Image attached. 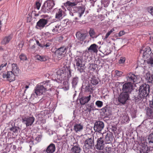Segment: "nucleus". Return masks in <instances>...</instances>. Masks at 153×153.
Wrapping results in <instances>:
<instances>
[{"mask_svg":"<svg viewBox=\"0 0 153 153\" xmlns=\"http://www.w3.org/2000/svg\"><path fill=\"white\" fill-rule=\"evenodd\" d=\"M93 139L91 138L88 139L85 141L83 147V149H88L91 148L93 144Z\"/></svg>","mask_w":153,"mask_h":153,"instance_id":"16","label":"nucleus"},{"mask_svg":"<svg viewBox=\"0 0 153 153\" xmlns=\"http://www.w3.org/2000/svg\"><path fill=\"white\" fill-rule=\"evenodd\" d=\"M113 136L112 134L109 132L107 133L105 138V144H109L113 140Z\"/></svg>","mask_w":153,"mask_h":153,"instance_id":"19","label":"nucleus"},{"mask_svg":"<svg viewBox=\"0 0 153 153\" xmlns=\"http://www.w3.org/2000/svg\"><path fill=\"white\" fill-rule=\"evenodd\" d=\"M126 77L128 82L132 85L134 83H137V82L139 81L140 79L139 76L135 75L131 72L127 74Z\"/></svg>","mask_w":153,"mask_h":153,"instance_id":"4","label":"nucleus"},{"mask_svg":"<svg viewBox=\"0 0 153 153\" xmlns=\"http://www.w3.org/2000/svg\"><path fill=\"white\" fill-rule=\"evenodd\" d=\"M12 38V36L11 35L5 36L2 40L1 43L2 45H6L8 44Z\"/></svg>","mask_w":153,"mask_h":153,"instance_id":"23","label":"nucleus"},{"mask_svg":"<svg viewBox=\"0 0 153 153\" xmlns=\"http://www.w3.org/2000/svg\"><path fill=\"white\" fill-rule=\"evenodd\" d=\"M89 34L91 37L93 38L95 34V33L94 30L92 29H90V30L89 31Z\"/></svg>","mask_w":153,"mask_h":153,"instance_id":"48","label":"nucleus"},{"mask_svg":"<svg viewBox=\"0 0 153 153\" xmlns=\"http://www.w3.org/2000/svg\"><path fill=\"white\" fill-rule=\"evenodd\" d=\"M35 118L33 117H27L22 119V122L27 127L31 126Z\"/></svg>","mask_w":153,"mask_h":153,"instance_id":"11","label":"nucleus"},{"mask_svg":"<svg viewBox=\"0 0 153 153\" xmlns=\"http://www.w3.org/2000/svg\"><path fill=\"white\" fill-rule=\"evenodd\" d=\"M126 60V59L124 57H121L119 60L118 62L120 64H123L124 63Z\"/></svg>","mask_w":153,"mask_h":153,"instance_id":"52","label":"nucleus"},{"mask_svg":"<svg viewBox=\"0 0 153 153\" xmlns=\"http://www.w3.org/2000/svg\"><path fill=\"white\" fill-rule=\"evenodd\" d=\"M42 137V136L41 135H38L37 137H36V140L38 141H40L41 140Z\"/></svg>","mask_w":153,"mask_h":153,"instance_id":"57","label":"nucleus"},{"mask_svg":"<svg viewBox=\"0 0 153 153\" xmlns=\"http://www.w3.org/2000/svg\"><path fill=\"white\" fill-rule=\"evenodd\" d=\"M41 5V3L38 1H36V2L34 6V8H36L38 10H39L40 9Z\"/></svg>","mask_w":153,"mask_h":153,"instance_id":"49","label":"nucleus"},{"mask_svg":"<svg viewBox=\"0 0 153 153\" xmlns=\"http://www.w3.org/2000/svg\"><path fill=\"white\" fill-rule=\"evenodd\" d=\"M68 78H69L71 76V72L70 70H69L68 72Z\"/></svg>","mask_w":153,"mask_h":153,"instance_id":"59","label":"nucleus"},{"mask_svg":"<svg viewBox=\"0 0 153 153\" xmlns=\"http://www.w3.org/2000/svg\"><path fill=\"white\" fill-rule=\"evenodd\" d=\"M146 76V79L150 83H153V74H147Z\"/></svg>","mask_w":153,"mask_h":153,"instance_id":"33","label":"nucleus"},{"mask_svg":"<svg viewBox=\"0 0 153 153\" xmlns=\"http://www.w3.org/2000/svg\"><path fill=\"white\" fill-rule=\"evenodd\" d=\"M36 44L39 46L40 43L38 40L35 39H30L29 41V47L28 48V51L32 53H34L36 51Z\"/></svg>","mask_w":153,"mask_h":153,"instance_id":"8","label":"nucleus"},{"mask_svg":"<svg viewBox=\"0 0 153 153\" xmlns=\"http://www.w3.org/2000/svg\"><path fill=\"white\" fill-rule=\"evenodd\" d=\"M123 116L120 117V120L122 123H126L129 122V117L127 114H123Z\"/></svg>","mask_w":153,"mask_h":153,"instance_id":"26","label":"nucleus"},{"mask_svg":"<svg viewBox=\"0 0 153 153\" xmlns=\"http://www.w3.org/2000/svg\"><path fill=\"white\" fill-rule=\"evenodd\" d=\"M78 77L77 76L73 78L72 81V85L73 86H75L77 85L78 81Z\"/></svg>","mask_w":153,"mask_h":153,"instance_id":"40","label":"nucleus"},{"mask_svg":"<svg viewBox=\"0 0 153 153\" xmlns=\"http://www.w3.org/2000/svg\"><path fill=\"white\" fill-rule=\"evenodd\" d=\"M104 126V123L103 122L100 121H97L95 123L94 125V130L98 132L101 131L103 128Z\"/></svg>","mask_w":153,"mask_h":153,"instance_id":"14","label":"nucleus"},{"mask_svg":"<svg viewBox=\"0 0 153 153\" xmlns=\"http://www.w3.org/2000/svg\"><path fill=\"white\" fill-rule=\"evenodd\" d=\"M7 65V63H4L3 64H2L0 65V71L2 69V68H3L4 66H6V65Z\"/></svg>","mask_w":153,"mask_h":153,"instance_id":"58","label":"nucleus"},{"mask_svg":"<svg viewBox=\"0 0 153 153\" xmlns=\"http://www.w3.org/2000/svg\"><path fill=\"white\" fill-rule=\"evenodd\" d=\"M112 148L110 147L107 146L106 147L105 149L106 152V153H111Z\"/></svg>","mask_w":153,"mask_h":153,"instance_id":"51","label":"nucleus"},{"mask_svg":"<svg viewBox=\"0 0 153 153\" xmlns=\"http://www.w3.org/2000/svg\"><path fill=\"white\" fill-rule=\"evenodd\" d=\"M96 105L99 107H101L103 105V102L100 100H97L95 102Z\"/></svg>","mask_w":153,"mask_h":153,"instance_id":"43","label":"nucleus"},{"mask_svg":"<svg viewBox=\"0 0 153 153\" xmlns=\"http://www.w3.org/2000/svg\"><path fill=\"white\" fill-rule=\"evenodd\" d=\"M115 73L116 74V75L117 76H121L123 74V73L120 71H119L117 70H116L115 71Z\"/></svg>","mask_w":153,"mask_h":153,"instance_id":"54","label":"nucleus"},{"mask_svg":"<svg viewBox=\"0 0 153 153\" xmlns=\"http://www.w3.org/2000/svg\"><path fill=\"white\" fill-rule=\"evenodd\" d=\"M126 33L124 30L120 31L118 33V36L120 37L124 35Z\"/></svg>","mask_w":153,"mask_h":153,"instance_id":"56","label":"nucleus"},{"mask_svg":"<svg viewBox=\"0 0 153 153\" xmlns=\"http://www.w3.org/2000/svg\"><path fill=\"white\" fill-rule=\"evenodd\" d=\"M39 46L41 48H44L45 47L46 49H49L51 45V43L50 42H48L46 43V44H42V43H40L39 44Z\"/></svg>","mask_w":153,"mask_h":153,"instance_id":"38","label":"nucleus"},{"mask_svg":"<svg viewBox=\"0 0 153 153\" xmlns=\"http://www.w3.org/2000/svg\"><path fill=\"white\" fill-rule=\"evenodd\" d=\"M91 96L82 97L79 99V102L81 105H84L88 103L91 100Z\"/></svg>","mask_w":153,"mask_h":153,"instance_id":"17","label":"nucleus"},{"mask_svg":"<svg viewBox=\"0 0 153 153\" xmlns=\"http://www.w3.org/2000/svg\"><path fill=\"white\" fill-rule=\"evenodd\" d=\"M36 57L37 60L42 62H45L47 61L49 59L48 57L45 56H40L36 55Z\"/></svg>","mask_w":153,"mask_h":153,"instance_id":"29","label":"nucleus"},{"mask_svg":"<svg viewBox=\"0 0 153 153\" xmlns=\"http://www.w3.org/2000/svg\"><path fill=\"white\" fill-rule=\"evenodd\" d=\"M76 35L77 37L80 41H82L84 40L86 37V34L85 33H76Z\"/></svg>","mask_w":153,"mask_h":153,"instance_id":"30","label":"nucleus"},{"mask_svg":"<svg viewBox=\"0 0 153 153\" xmlns=\"http://www.w3.org/2000/svg\"><path fill=\"white\" fill-rule=\"evenodd\" d=\"M83 128V126L81 124H76L74 126V130L76 132L80 131Z\"/></svg>","mask_w":153,"mask_h":153,"instance_id":"27","label":"nucleus"},{"mask_svg":"<svg viewBox=\"0 0 153 153\" xmlns=\"http://www.w3.org/2000/svg\"><path fill=\"white\" fill-rule=\"evenodd\" d=\"M146 114L150 119L153 118V109L148 107L146 110Z\"/></svg>","mask_w":153,"mask_h":153,"instance_id":"28","label":"nucleus"},{"mask_svg":"<svg viewBox=\"0 0 153 153\" xmlns=\"http://www.w3.org/2000/svg\"><path fill=\"white\" fill-rule=\"evenodd\" d=\"M95 107L93 103L86 104L85 107L84 111L90 113L91 111L95 110Z\"/></svg>","mask_w":153,"mask_h":153,"instance_id":"18","label":"nucleus"},{"mask_svg":"<svg viewBox=\"0 0 153 153\" xmlns=\"http://www.w3.org/2000/svg\"><path fill=\"white\" fill-rule=\"evenodd\" d=\"M48 20L45 19H41L37 22L36 28L39 29L43 28L48 23Z\"/></svg>","mask_w":153,"mask_h":153,"instance_id":"13","label":"nucleus"},{"mask_svg":"<svg viewBox=\"0 0 153 153\" xmlns=\"http://www.w3.org/2000/svg\"><path fill=\"white\" fill-rule=\"evenodd\" d=\"M147 10L148 12L153 16V7H149L147 8Z\"/></svg>","mask_w":153,"mask_h":153,"instance_id":"50","label":"nucleus"},{"mask_svg":"<svg viewBox=\"0 0 153 153\" xmlns=\"http://www.w3.org/2000/svg\"><path fill=\"white\" fill-rule=\"evenodd\" d=\"M15 76L16 74L12 71H7L6 73L3 74L2 77L3 78H6L7 80L10 82L13 81L15 80Z\"/></svg>","mask_w":153,"mask_h":153,"instance_id":"9","label":"nucleus"},{"mask_svg":"<svg viewBox=\"0 0 153 153\" xmlns=\"http://www.w3.org/2000/svg\"><path fill=\"white\" fill-rule=\"evenodd\" d=\"M129 94L127 93L122 92L118 98V101L120 103L124 104L128 99Z\"/></svg>","mask_w":153,"mask_h":153,"instance_id":"15","label":"nucleus"},{"mask_svg":"<svg viewBox=\"0 0 153 153\" xmlns=\"http://www.w3.org/2000/svg\"><path fill=\"white\" fill-rule=\"evenodd\" d=\"M114 31V28L112 29L110 31L108 32L106 34L105 38L104 39H106L110 35V34L113 31Z\"/></svg>","mask_w":153,"mask_h":153,"instance_id":"45","label":"nucleus"},{"mask_svg":"<svg viewBox=\"0 0 153 153\" xmlns=\"http://www.w3.org/2000/svg\"><path fill=\"white\" fill-rule=\"evenodd\" d=\"M144 150L143 149H141V150L140 152L141 153H147V150H145L143 151Z\"/></svg>","mask_w":153,"mask_h":153,"instance_id":"60","label":"nucleus"},{"mask_svg":"<svg viewBox=\"0 0 153 153\" xmlns=\"http://www.w3.org/2000/svg\"><path fill=\"white\" fill-rule=\"evenodd\" d=\"M13 148L14 149H16V146L15 145H13Z\"/></svg>","mask_w":153,"mask_h":153,"instance_id":"64","label":"nucleus"},{"mask_svg":"<svg viewBox=\"0 0 153 153\" xmlns=\"http://www.w3.org/2000/svg\"><path fill=\"white\" fill-rule=\"evenodd\" d=\"M73 153H80L81 149L78 144H76L72 147L71 149Z\"/></svg>","mask_w":153,"mask_h":153,"instance_id":"25","label":"nucleus"},{"mask_svg":"<svg viewBox=\"0 0 153 153\" xmlns=\"http://www.w3.org/2000/svg\"><path fill=\"white\" fill-rule=\"evenodd\" d=\"M68 48V46H63L57 49L54 53L57 56V59L58 60L61 59L67 53Z\"/></svg>","mask_w":153,"mask_h":153,"instance_id":"3","label":"nucleus"},{"mask_svg":"<svg viewBox=\"0 0 153 153\" xmlns=\"http://www.w3.org/2000/svg\"><path fill=\"white\" fill-rule=\"evenodd\" d=\"M140 52L141 53H143V58L145 59L153 56V53H152L150 48L149 46L143 47L140 49Z\"/></svg>","mask_w":153,"mask_h":153,"instance_id":"6","label":"nucleus"},{"mask_svg":"<svg viewBox=\"0 0 153 153\" xmlns=\"http://www.w3.org/2000/svg\"><path fill=\"white\" fill-rule=\"evenodd\" d=\"M77 2H70V1H68L66 2L64 4L66 6H71V7H73L74 6H75L77 5Z\"/></svg>","mask_w":153,"mask_h":153,"instance_id":"37","label":"nucleus"},{"mask_svg":"<svg viewBox=\"0 0 153 153\" xmlns=\"http://www.w3.org/2000/svg\"><path fill=\"white\" fill-rule=\"evenodd\" d=\"M63 12L61 9H59L56 13V18L58 19H60L62 16V12Z\"/></svg>","mask_w":153,"mask_h":153,"instance_id":"35","label":"nucleus"},{"mask_svg":"<svg viewBox=\"0 0 153 153\" xmlns=\"http://www.w3.org/2000/svg\"><path fill=\"white\" fill-rule=\"evenodd\" d=\"M12 71L13 73L16 74V76H17L19 73V69L17 66L16 64H12Z\"/></svg>","mask_w":153,"mask_h":153,"instance_id":"24","label":"nucleus"},{"mask_svg":"<svg viewBox=\"0 0 153 153\" xmlns=\"http://www.w3.org/2000/svg\"><path fill=\"white\" fill-rule=\"evenodd\" d=\"M52 86V85L49 80L41 83L38 84L36 87L35 93L37 95H45L46 91L51 90Z\"/></svg>","mask_w":153,"mask_h":153,"instance_id":"2","label":"nucleus"},{"mask_svg":"<svg viewBox=\"0 0 153 153\" xmlns=\"http://www.w3.org/2000/svg\"><path fill=\"white\" fill-rule=\"evenodd\" d=\"M98 46L95 44L91 45L88 48V51L90 52L97 53L98 52Z\"/></svg>","mask_w":153,"mask_h":153,"instance_id":"20","label":"nucleus"},{"mask_svg":"<svg viewBox=\"0 0 153 153\" xmlns=\"http://www.w3.org/2000/svg\"><path fill=\"white\" fill-rule=\"evenodd\" d=\"M84 10L82 8H81L79 9L78 11L77 14L79 17H81L82 14L84 13Z\"/></svg>","mask_w":153,"mask_h":153,"instance_id":"44","label":"nucleus"},{"mask_svg":"<svg viewBox=\"0 0 153 153\" xmlns=\"http://www.w3.org/2000/svg\"><path fill=\"white\" fill-rule=\"evenodd\" d=\"M88 53H89L87 51H85V52L83 53V55L86 56L87 54H88Z\"/></svg>","mask_w":153,"mask_h":153,"instance_id":"61","label":"nucleus"},{"mask_svg":"<svg viewBox=\"0 0 153 153\" xmlns=\"http://www.w3.org/2000/svg\"><path fill=\"white\" fill-rule=\"evenodd\" d=\"M19 58L21 60L25 61L27 60V58L26 56L24 54H22L19 56Z\"/></svg>","mask_w":153,"mask_h":153,"instance_id":"41","label":"nucleus"},{"mask_svg":"<svg viewBox=\"0 0 153 153\" xmlns=\"http://www.w3.org/2000/svg\"><path fill=\"white\" fill-rule=\"evenodd\" d=\"M64 38V37L62 36H61L59 37V39L61 40H63Z\"/></svg>","mask_w":153,"mask_h":153,"instance_id":"63","label":"nucleus"},{"mask_svg":"<svg viewBox=\"0 0 153 153\" xmlns=\"http://www.w3.org/2000/svg\"><path fill=\"white\" fill-rule=\"evenodd\" d=\"M57 73L58 75L62 76L64 74V72L63 70H59L57 71Z\"/></svg>","mask_w":153,"mask_h":153,"instance_id":"53","label":"nucleus"},{"mask_svg":"<svg viewBox=\"0 0 153 153\" xmlns=\"http://www.w3.org/2000/svg\"><path fill=\"white\" fill-rule=\"evenodd\" d=\"M75 61L78 70L80 73L83 72L85 69V65L82 64L81 57L79 56L76 57Z\"/></svg>","mask_w":153,"mask_h":153,"instance_id":"7","label":"nucleus"},{"mask_svg":"<svg viewBox=\"0 0 153 153\" xmlns=\"http://www.w3.org/2000/svg\"><path fill=\"white\" fill-rule=\"evenodd\" d=\"M2 25V23H1V20H0V32L1 31V27Z\"/></svg>","mask_w":153,"mask_h":153,"instance_id":"62","label":"nucleus"},{"mask_svg":"<svg viewBox=\"0 0 153 153\" xmlns=\"http://www.w3.org/2000/svg\"><path fill=\"white\" fill-rule=\"evenodd\" d=\"M102 112L106 115H108L109 114L110 112L109 110V107L108 105H106L105 107L101 109Z\"/></svg>","mask_w":153,"mask_h":153,"instance_id":"32","label":"nucleus"},{"mask_svg":"<svg viewBox=\"0 0 153 153\" xmlns=\"http://www.w3.org/2000/svg\"><path fill=\"white\" fill-rule=\"evenodd\" d=\"M85 90L88 92H91L93 90V87L89 85L85 87Z\"/></svg>","mask_w":153,"mask_h":153,"instance_id":"47","label":"nucleus"},{"mask_svg":"<svg viewBox=\"0 0 153 153\" xmlns=\"http://www.w3.org/2000/svg\"><path fill=\"white\" fill-rule=\"evenodd\" d=\"M90 80L91 83L94 85H96L98 83V78L94 76H93Z\"/></svg>","mask_w":153,"mask_h":153,"instance_id":"34","label":"nucleus"},{"mask_svg":"<svg viewBox=\"0 0 153 153\" xmlns=\"http://www.w3.org/2000/svg\"><path fill=\"white\" fill-rule=\"evenodd\" d=\"M19 129V127L15 126L12 127L10 128V130L12 131L13 133H15L16 135L18 134V131Z\"/></svg>","mask_w":153,"mask_h":153,"instance_id":"36","label":"nucleus"},{"mask_svg":"<svg viewBox=\"0 0 153 153\" xmlns=\"http://www.w3.org/2000/svg\"><path fill=\"white\" fill-rule=\"evenodd\" d=\"M150 92V86L146 84L141 85L139 88L138 90L134 96V100L136 102H141L144 98H146Z\"/></svg>","mask_w":153,"mask_h":153,"instance_id":"1","label":"nucleus"},{"mask_svg":"<svg viewBox=\"0 0 153 153\" xmlns=\"http://www.w3.org/2000/svg\"><path fill=\"white\" fill-rule=\"evenodd\" d=\"M148 140L149 142L153 143V132L149 134L148 136Z\"/></svg>","mask_w":153,"mask_h":153,"instance_id":"46","label":"nucleus"},{"mask_svg":"<svg viewBox=\"0 0 153 153\" xmlns=\"http://www.w3.org/2000/svg\"><path fill=\"white\" fill-rule=\"evenodd\" d=\"M55 150V145L53 143H51L47 147L46 152L48 153H52L54 152Z\"/></svg>","mask_w":153,"mask_h":153,"instance_id":"22","label":"nucleus"},{"mask_svg":"<svg viewBox=\"0 0 153 153\" xmlns=\"http://www.w3.org/2000/svg\"><path fill=\"white\" fill-rule=\"evenodd\" d=\"M32 20V17L29 14H28L27 17V22H31Z\"/></svg>","mask_w":153,"mask_h":153,"instance_id":"55","label":"nucleus"},{"mask_svg":"<svg viewBox=\"0 0 153 153\" xmlns=\"http://www.w3.org/2000/svg\"><path fill=\"white\" fill-rule=\"evenodd\" d=\"M70 22L68 19H65L62 21L59 24L60 26L62 27H65L67 25H69Z\"/></svg>","mask_w":153,"mask_h":153,"instance_id":"31","label":"nucleus"},{"mask_svg":"<svg viewBox=\"0 0 153 153\" xmlns=\"http://www.w3.org/2000/svg\"><path fill=\"white\" fill-rule=\"evenodd\" d=\"M152 56L149 57L147 59V62L148 64H153V58Z\"/></svg>","mask_w":153,"mask_h":153,"instance_id":"42","label":"nucleus"},{"mask_svg":"<svg viewBox=\"0 0 153 153\" xmlns=\"http://www.w3.org/2000/svg\"><path fill=\"white\" fill-rule=\"evenodd\" d=\"M133 88V85L129 83H126L123 85L122 92L127 93L129 94Z\"/></svg>","mask_w":153,"mask_h":153,"instance_id":"10","label":"nucleus"},{"mask_svg":"<svg viewBox=\"0 0 153 153\" xmlns=\"http://www.w3.org/2000/svg\"><path fill=\"white\" fill-rule=\"evenodd\" d=\"M55 5V2L53 0H47L42 7V10L44 13L48 12Z\"/></svg>","mask_w":153,"mask_h":153,"instance_id":"5","label":"nucleus"},{"mask_svg":"<svg viewBox=\"0 0 153 153\" xmlns=\"http://www.w3.org/2000/svg\"><path fill=\"white\" fill-rule=\"evenodd\" d=\"M105 144L103 137H100L97 140V144L95 146L96 148L98 149L102 150L105 147Z\"/></svg>","mask_w":153,"mask_h":153,"instance_id":"12","label":"nucleus"},{"mask_svg":"<svg viewBox=\"0 0 153 153\" xmlns=\"http://www.w3.org/2000/svg\"><path fill=\"white\" fill-rule=\"evenodd\" d=\"M101 3L104 7H107L110 3V0H102Z\"/></svg>","mask_w":153,"mask_h":153,"instance_id":"39","label":"nucleus"},{"mask_svg":"<svg viewBox=\"0 0 153 153\" xmlns=\"http://www.w3.org/2000/svg\"><path fill=\"white\" fill-rule=\"evenodd\" d=\"M51 26L53 28L52 30L53 32L54 33L53 34L58 33L59 32L58 29H59L60 26L59 23L58 24L56 23H53L52 24Z\"/></svg>","mask_w":153,"mask_h":153,"instance_id":"21","label":"nucleus"}]
</instances>
